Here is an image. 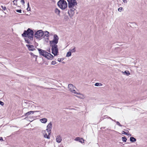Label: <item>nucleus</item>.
Wrapping results in <instances>:
<instances>
[{
	"label": "nucleus",
	"mask_w": 147,
	"mask_h": 147,
	"mask_svg": "<svg viewBox=\"0 0 147 147\" xmlns=\"http://www.w3.org/2000/svg\"><path fill=\"white\" fill-rule=\"evenodd\" d=\"M57 5L62 9H65L67 6L66 2L64 0H60L58 2Z\"/></svg>",
	"instance_id": "obj_2"
},
{
	"label": "nucleus",
	"mask_w": 147,
	"mask_h": 147,
	"mask_svg": "<svg viewBox=\"0 0 147 147\" xmlns=\"http://www.w3.org/2000/svg\"><path fill=\"white\" fill-rule=\"evenodd\" d=\"M16 11L17 12L21 13L22 12V10L21 9H17L16 10Z\"/></svg>",
	"instance_id": "obj_34"
},
{
	"label": "nucleus",
	"mask_w": 147,
	"mask_h": 147,
	"mask_svg": "<svg viewBox=\"0 0 147 147\" xmlns=\"http://www.w3.org/2000/svg\"><path fill=\"white\" fill-rule=\"evenodd\" d=\"M23 37H28L30 40H32L34 36V32L30 28H28L27 30H24L23 34H22Z\"/></svg>",
	"instance_id": "obj_1"
},
{
	"label": "nucleus",
	"mask_w": 147,
	"mask_h": 147,
	"mask_svg": "<svg viewBox=\"0 0 147 147\" xmlns=\"http://www.w3.org/2000/svg\"><path fill=\"white\" fill-rule=\"evenodd\" d=\"M69 8L74 7L77 5V3L76 0H67Z\"/></svg>",
	"instance_id": "obj_4"
},
{
	"label": "nucleus",
	"mask_w": 147,
	"mask_h": 147,
	"mask_svg": "<svg viewBox=\"0 0 147 147\" xmlns=\"http://www.w3.org/2000/svg\"><path fill=\"white\" fill-rule=\"evenodd\" d=\"M44 34V33H43L42 31L40 30L36 32L34 35L36 38H40Z\"/></svg>",
	"instance_id": "obj_6"
},
{
	"label": "nucleus",
	"mask_w": 147,
	"mask_h": 147,
	"mask_svg": "<svg viewBox=\"0 0 147 147\" xmlns=\"http://www.w3.org/2000/svg\"><path fill=\"white\" fill-rule=\"evenodd\" d=\"M123 1L124 3H126L127 2V1L126 0H123Z\"/></svg>",
	"instance_id": "obj_43"
},
{
	"label": "nucleus",
	"mask_w": 147,
	"mask_h": 147,
	"mask_svg": "<svg viewBox=\"0 0 147 147\" xmlns=\"http://www.w3.org/2000/svg\"><path fill=\"white\" fill-rule=\"evenodd\" d=\"M30 55H31V56H35V57H36V61L37 58V57H38L37 56L34 55V54L33 53H30Z\"/></svg>",
	"instance_id": "obj_31"
},
{
	"label": "nucleus",
	"mask_w": 147,
	"mask_h": 147,
	"mask_svg": "<svg viewBox=\"0 0 147 147\" xmlns=\"http://www.w3.org/2000/svg\"><path fill=\"white\" fill-rule=\"evenodd\" d=\"M13 3L14 5H17V0H14L13 1Z\"/></svg>",
	"instance_id": "obj_30"
},
{
	"label": "nucleus",
	"mask_w": 147,
	"mask_h": 147,
	"mask_svg": "<svg viewBox=\"0 0 147 147\" xmlns=\"http://www.w3.org/2000/svg\"><path fill=\"white\" fill-rule=\"evenodd\" d=\"M123 10V9L122 7H120L118 9V11L119 12H121V11Z\"/></svg>",
	"instance_id": "obj_29"
},
{
	"label": "nucleus",
	"mask_w": 147,
	"mask_h": 147,
	"mask_svg": "<svg viewBox=\"0 0 147 147\" xmlns=\"http://www.w3.org/2000/svg\"><path fill=\"white\" fill-rule=\"evenodd\" d=\"M49 135H48L47 134L45 133L44 135V137L45 138H47V139H49L50 137L49 136Z\"/></svg>",
	"instance_id": "obj_23"
},
{
	"label": "nucleus",
	"mask_w": 147,
	"mask_h": 147,
	"mask_svg": "<svg viewBox=\"0 0 147 147\" xmlns=\"http://www.w3.org/2000/svg\"><path fill=\"white\" fill-rule=\"evenodd\" d=\"M36 107H38V110H41V109H42V108L41 107H40V106H36Z\"/></svg>",
	"instance_id": "obj_38"
},
{
	"label": "nucleus",
	"mask_w": 147,
	"mask_h": 147,
	"mask_svg": "<svg viewBox=\"0 0 147 147\" xmlns=\"http://www.w3.org/2000/svg\"><path fill=\"white\" fill-rule=\"evenodd\" d=\"M1 8L3 9L4 10H5L6 9V7L5 6L1 5Z\"/></svg>",
	"instance_id": "obj_28"
},
{
	"label": "nucleus",
	"mask_w": 147,
	"mask_h": 147,
	"mask_svg": "<svg viewBox=\"0 0 147 147\" xmlns=\"http://www.w3.org/2000/svg\"><path fill=\"white\" fill-rule=\"evenodd\" d=\"M26 46L28 47V49L30 51H33L34 50V47L33 45H27Z\"/></svg>",
	"instance_id": "obj_12"
},
{
	"label": "nucleus",
	"mask_w": 147,
	"mask_h": 147,
	"mask_svg": "<svg viewBox=\"0 0 147 147\" xmlns=\"http://www.w3.org/2000/svg\"><path fill=\"white\" fill-rule=\"evenodd\" d=\"M45 57L47 58L48 59H53V56L50 53H49L47 52V54H46V55Z\"/></svg>",
	"instance_id": "obj_11"
},
{
	"label": "nucleus",
	"mask_w": 147,
	"mask_h": 147,
	"mask_svg": "<svg viewBox=\"0 0 147 147\" xmlns=\"http://www.w3.org/2000/svg\"><path fill=\"white\" fill-rule=\"evenodd\" d=\"M122 134H125V135H127V133L125 131H122Z\"/></svg>",
	"instance_id": "obj_39"
},
{
	"label": "nucleus",
	"mask_w": 147,
	"mask_h": 147,
	"mask_svg": "<svg viewBox=\"0 0 147 147\" xmlns=\"http://www.w3.org/2000/svg\"><path fill=\"white\" fill-rule=\"evenodd\" d=\"M3 140L2 137H0V141H3Z\"/></svg>",
	"instance_id": "obj_42"
},
{
	"label": "nucleus",
	"mask_w": 147,
	"mask_h": 147,
	"mask_svg": "<svg viewBox=\"0 0 147 147\" xmlns=\"http://www.w3.org/2000/svg\"><path fill=\"white\" fill-rule=\"evenodd\" d=\"M38 50L40 55L45 57L46 55V54H47V52L46 51L43 50L41 49L38 48Z\"/></svg>",
	"instance_id": "obj_9"
},
{
	"label": "nucleus",
	"mask_w": 147,
	"mask_h": 147,
	"mask_svg": "<svg viewBox=\"0 0 147 147\" xmlns=\"http://www.w3.org/2000/svg\"><path fill=\"white\" fill-rule=\"evenodd\" d=\"M51 130V129H47H47H46V130L47 131V132L49 133L48 134L49 135V134L50 133Z\"/></svg>",
	"instance_id": "obj_33"
},
{
	"label": "nucleus",
	"mask_w": 147,
	"mask_h": 147,
	"mask_svg": "<svg viewBox=\"0 0 147 147\" xmlns=\"http://www.w3.org/2000/svg\"><path fill=\"white\" fill-rule=\"evenodd\" d=\"M50 45L52 47V53L55 56L57 55L58 53L57 45Z\"/></svg>",
	"instance_id": "obj_3"
},
{
	"label": "nucleus",
	"mask_w": 147,
	"mask_h": 147,
	"mask_svg": "<svg viewBox=\"0 0 147 147\" xmlns=\"http://www.w3.org/2000/svg\"><path fill=\"white\" fill-rule=\"evenodd\" d=\"M4 103L3 102L0 101V105H1L2 106H3L4 105Z\"/></svg>",
	"instance_id": "obj_41"
},
{
	"label": "nucleus",
	"mask_w": 147,
	"mask_h": 147,
	"mask_svg": "<svg viewBox=\"0 0 147 147\" xmlns=\"http://www.w3.org/2000/svg\"><path fill=\"white\" fill-rule=\"evenodd\" d=\"M56 63V62L55 61H52L51 64L52 65H55Z\"/></svg>",
	"instance_id": "obj_35"
},
{
	"label": "nucleus",
	"mask_w": 147,
	"mask_h": 147,
	"mask_svg": "<svg viewBox=\"0 0 147 147\" xmlns=\"http://www.w3.org/2000/svg\"><path fill=\"white\" fill-rule=\"evenodd\" d=\"M47 88V89H49V88Z\"/></svg>",
	"instance_id": "obj_46"
},
{
	"label": "nucleus",
	"mask_w": 147,
	"mask_h": 147,
	"mask_svg": "<svg viewBox=\"0 0 147 147\" xmlns=\"http://www.w3.org/2000/svg\"><path fill=\"white\" fill-rule=\"evenodd\" d=\"M21 2L22 3L23 5H24L25 3L24 0H21Z\"/></svg>",
	"instance_id": "obj_37"
},
{
	"label": "nucleus",
	"mask_w": 147,
	"mask_h": 147,
	"mask_svg": "<svg viewBox=\"0 0 147 147\" xmlns=\"http://www.w3.org/2000/svg\"><path fill=\"white\" fill-rule=\"evenodd\" d=\"M70 8V10L68 11V13L70 17H72L75 13L74 11L75 10V9L73 7Z\"/></svg>",
	"instance_id": "obj_8"
},
{
	"label": "nucleus",
	"mask_w": 147,
	"mask_h": 147,
	"mask_svg": "<svg viewBox=\"0 0 147 147\" xmlns=\"http://www.w3.org/2000/svg\"><path fill=\"white\" fill-rule=\"evenodd\" d=\"M68 88L69 89V90L75 94H80V93H76V91L75 90L76 88L72 84H69L68 86Z\"/></svg>",
	"instance_id": "obj_7"
},
{
	"label": "nucleus",
	"mask_w": 147,
	"mask_h": 147,
	"mask_svg": "<svg viewBox=\"0 0 147 147\" xmlns=\"http://www.w3.org/2000/svg\"><path fill=\"white\" fill-rule=\"evenodd\" d=\"M52 124L51 122H50L47 125V128L50 129L51 130L52 129Z\"/></svg>",
	"instance_id": "obj_16"
},
{
	"label": "nucleus",
	"mask_w": 147,
	"mask_h": 147,
	"mask_svg": "<svg viewBox=\"0 0 147 147\" xmlns=\"http://www.w3.org/2000/svg\"><path fill=\"white\" fill-rule=\"evenodd\" d=\"M116 123L117 125H118L120 127H121L122 125H121L120 123L118 121H116Z\"/></svg>",
	"instance_id": "obj_36"
},
{
	"label": "nucleus",
	"mask_w": 147,
	"mask_h": 147,
	"mask_svg": "<svg viewBox=\"0 0 147 147\" xmlns=\"http://www.w3.org/2000/svg\"><path fill=\"white\" fill-rule=\"evenodd\" d=\"M45 35L46 36L48 37V36H49V32H48L47 31L45 32Z\"/></svg>",
	"instance_id": "obj_24"
},
{
	"label": "nucleus",
	"mask_w": 147,
	"mask_h": 147,
	"mask_svg": "<svg viewBox=\"0 0 147 147\" xmlns=\"http://www.w3.org/2000/svg\"><path fill=\"white\" fill-rule=\"evenodd\" d=\"M78 97H79V98H82V97L81 96H78Z\"/></svg>",
	"instance_id": "obj_45"
},
{
	"label": "nucleus",
	"mask_w": 147,
	"mask_h": 147,
	"mask_svg": "<svg viewBox=\"0 0 147 147\" xmlns=\"http://www.w3.org/2000/svg\"><path fill=\"white\" fill-rule=\"evenodd\" d=\"M122 73L124 74H125L127 76H128L130 74L129 72L127 70H126L124 72L122 71Z\"/></svg>",
	"instance_id": "obj_19"
},
{
	"label": "nucleus",
	"mask_w": 147,
	"mask_h": 147,
	"mask_svg": "<svg viewBox=\"0 0 147 147\" xmlns=\"http://www.w3.org/2000/svg\"><path fill=\"white\" fill-rule=\"evenodd\" d=\"M59 38L57 34H54L53 40L50 41V45H57L58 42Z\"/></svg>",
	"instance_id": "obj_5"
},
{
	"label": "nucleus",
	"mask_w": 147,
	"mask_h": 147,
	"mask_svg": "<svg viewBox=\"0 0 147 147\" xmlns=\"http://www.w3.org/2000/svg\"><path fill=\"white\" fill-rule=\"evenodd\" d=\"M27 10L28 11H30V7H29V2L28 3V8L27 9Z\"/></svg>",
	"instance_id": "obj_27"
},
{
	"label": "nucleus",
	"mask_w": 147,
	"mask_h": 147,
	"mask_svg": "<svg viewBox=\"0 0 147 147\" xmlns=\"http://www.w3.org/2000/svg\"><path fill=\"white\" fill-rule=\"evenodd\" d=\"M75 140L77 141H79V142H81V143H82V140L84 141V140L82 138L80 139V138L79 137L76 138L75 139Z\"/></svg>",
	"instance_id": "obj_18"
},
{
	"label": "nucleus",
	"mask_w": 147,
	"mask_h": 147,
	"mask_svg": "<svg viewBox=\"0 0 147 147\" xmlns=\"http://www.w3.org/2000/svg\"><path fill=\"white\" fill-rule=\"evenodd\" d=\"M25 41H26V42L27 43H30V41H29L28 40V39L27 38H25Z\"/></svg>",
	"instance_id": "obj_32"
},
{
	"label": "nucleus",
	"mask_w": 147,
	"mask_h": 147,
	"mask_svg": "<svg viewBox=\"0 0 147 147\" xmlns=\"http://www.w3.org/2000/svg\"><path fill=\"white\" fill-rule=\"evenodd\" d=\"M55 12L56 14L58 15V16H60V11L59 9L57 8H56L55 10Z\"/></svg>",
	"instance_id": "obj_14"
},
{
	"label": "nucleus",
	"mask_w": 147,
	"mask_h": 147,
	"mask_svg": "<svg viewBox=\"0 0 147 147\" xmlns=\"http://www.w3.org/2000/svg\"><path fill=\"white\" fill-rule=\"evenodd\" d=\"M109 118L110 119H111L112 120V121H115V122H116V121H115V120H113V119L112 118H110V117H109Z\"/></svg>",
	"instance_id": "obj_44"
},
{
	"label": "nucleus",
	"mask_w": 147,
	"mask_h": 147,
	"mask_svg": "<svg viewBox=\"0 0 147 147\" xmlns=\"http://www.w3.org/2000/svg\"><path fill=\"white\" fill-rule=\"evenodd\" d=\"M75 48L76 47H74L73 48L70 49L69 50V51L71 52H75L76 51V50H75Z\"/></svg>",
	"instance_id": "obj_21"
},
{
	"label": "nucleus",
	"mask_w": 147,
	"mask_h": 147,
	"mask_svg": "<svg viewBox=\"0 0 147 147\" xmlns=\"http://www.w3.org/2000/svg\"><path fill=\"white\" fill-rule=\"evenodd\" d=\"M40 111H30L26 113L25 115H24L25 116H28L30 114H33L35 112H39Z\"/></svg>",
	"instance_id": "obj_10"
},
{
	"label": "nucleus",
	"mask_w": 147,
	"mask_h": 147,
	"mask_svg": "<svg viewBox=\"0 0 147 147\" xmlns=\"http://www.w3.org/2000/svg\"><path fill=\"white\" fill-rule=\"evenodd\" d=\"M62 59L61 58H58V59H57V60L59 62H61V61H62Z\"/></svg>",
	"instance_id": "obj_40"
},
{
	"label": "nucleus",
	"mask_w": 147,
	"mask_h": 147,
	"mask_svg": "<svg viewBox=\"0 0 147 147\" xmlns=\"http://www.w3.org/2000/svg\"><path fill=\"white\" fill-rule=\"evenodd\" d=\"M102 84L100 83H96L95 84V86H102Z\"/></svg>",
	"instance_id": "obj_26"
},
{
	"label": "nucleus",
	"mask_w": 147,
	"mask_h": 147,
	"mask_svg": "<svg viewBox=\"0 0 147 147\" xmlns=\"http://www.w3.org/2000/svg\"><path fill=\"white\" fill-rule=\"evenodd\" d=\"M130 141L134 142L136 141V139L133 137H131L130 138Z\"/></svg>",
	"instance_id": "obj_17"
},
{
	"label": "nucleus",
	"mask_w": 147,
	"mask_h": 147,
	"mask_svg": "<svg viewBox=\"0 0 147 147\" xmlns=\"http://www.w3.org/2000/svg\"><path fill=\"white\" fill-rule=\"evenodd\" d=\"M122 141L124 142H126L127 139L125 137H123L122 138Z\"/></svg>",
	"instance_id": "obj_25"
},
{
	"label": "nucleus",
	"mask_w": 147,
	"mask_h": 147,
	"mask_svg": "<svg viewBox=\"0 0 147 147\" xmlns=\"http://www.w3.org/2000/svg\"><path fill=\"white\" fill-rule=\"evenodd\" d=\"M40 121L42 123H45L47 121V119L46 118H42L40 119Z\"/></svg>",
	"instance_id": "obj_15"
},
{
	"label": "nucleus",
	"mask_w": 147,
	"mask_h": 147,
	"mask_svg": "<svg viewBox=\"0 0 147 147\" xmlns=\"http://www.w3.org/2000/svg\"><path fill=\"white\" fill-rule=\"evenodd\" d=\"M71 52L69 51L68 52L67 54V55H66V56L67 57H69L71 56Z\"/></svg>",
	"instance_id": "obj_22"
},
{
	"label": "nucleus",
	"mask_w": 147,
	"mask_h": 147,
	"mask_svg": "<svg viewBox=\"0 0 147 147\" xmlns=\"http://www.w3.org/2000/svg\"><path fill=\"white\" fill-rule=\"evenodd\" d=\"M62 139V138L61 136H57L56 138V140L57 142L58 143H60Z\"/></svg>",
	"instance_id": "obj_13"
},
{
	"label": "nucleus",
	"mask_w": 147,
	"mask_h": 147,
	"mask_svg": "<svg viewBox=\"0 0 147 147\" xmlns=\"http://www.w3.org/2000/svg\"><path fill=\"white\" fill-rule=\"evenodd\" d=\"M30 105H31L30 107L32 108H33L34 107L36 108V106H35L34 104H32V103L29 104L28 105V107H29L30 106Z\"/></svg>",
	"instance_id": "obj_20"
}]
</instances>
